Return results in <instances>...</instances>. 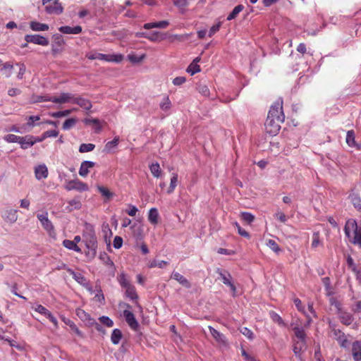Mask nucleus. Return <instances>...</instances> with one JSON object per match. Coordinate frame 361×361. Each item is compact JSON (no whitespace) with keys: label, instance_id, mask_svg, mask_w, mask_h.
Here are the masks:
<instances>
[{"label":"nucleus","instance_id":"1","mask_svg":"<svg viewBox=\"0 0 361 361\" xmlns=\"http://www.w3.org/2000/svg\"><path fill=\"white\" fill-rule=\"evenodd\" d=\"M284 118L283 102L277 101L271 106L264 123L267 133L270 135H277Z\"/></svg>","mask_w":361,"mask_h":361},{"label":"nucleus","instance_id":"2","mask_svg":"<svg viewBox=\"0 0 361 361\" xmlns=\"http://www.w3.org/2000/svg\"><path fill=\"white\" fill-rule=\"evenodd\" d=\"M344 232L350 242L361 248V225L358 226L353 219L347 220Z\"/></svg>","mask_w":361,"mask_h":361},{"label":"nucleus","instance_id":"3","mask_svg":"<svg viewBox=\"0 0 361 361\" xmlns=\"http://www.w3.org/2000/svg\"><path fill=\"white\" fill-rule=\"evenodd\" d=\"M85 56L90 60L99 59L108 62L120 63L123 59L122 54H104L101 53L90 51L87 53Z\"/></svg>","mask_w":361,"mask_h":361},{"label":"nucleus","instance_id":"4","mask_svg":"<svg viewBox=\"0 0 361 361\" xmlns=\"http://www.w3.org/2000/svg\"><path fill=\"white\" fill-rule=\"evenodd\" d=\"M82 238L89 252H91L92 255L94 256L97 253V240L94 231L90 229L89 231L83 233Z\"/></svg>","mask_w":361,"mask_h":361},{"label":"nucleus","instance_id":"5","mask_svg":"<svg viewBox=\"0 0 361 361\" xmlns=\"http://www.w3.org/2000/svg\"><path fill=\"white\" fill-rule=\"evenodd\" d=\"M42 4L44 6L45 11L49 14H61L63 8L59 0H42Z\"/></svg>","mask_w":361,"mask_h":361},{"label":"nucleus","instance_id":"6","mask_svg":"<svg viewBox=\"0 0 361 361\" xmlns=\"http://www.w3.org/2000/svg\"><path fill=\"white\" fill-rule=\"evenodd\" d=\"M64 188L68 191L76 190L78 192H84L89 190L87 184L82 182L79 179L67 180Z\"/></svg>","mask_w":361,"mask_h":361},{"label":"nucleus","instance_id":"7","mask_svg":"<svg viewBox=\"0 0 361 361\" xmlns=\"http://www.w3.org/2000/svg\"><path fill=\"white\" fill-rule=\"evenodd\" d=\"M216 272L219 275V279L222 281V282L228 286L232 293L233 295L235 296L236 293V287L231 282L232 276L230 274V273L226 270H222L221 269H217Z\"/></svg>","mask_w":361,"mask_h":361},{"label":"nucleus","instance_id":"8","mask_svg":"<svg viewBox=\"0 0 361 361\" xmlns=\"http://www.w3.org/2000/svg\"><path fill=\"white\" fill-rule=\"evenodd\" d=\"M123 314L126 322L130 327V329L134 331H137L140 327V324L135 319L134 314L128 310H125L123 312Z\"/></svg>","mask_w":361,"mask_h":361},{"label":"nucleus","instance_id":"9","mask_svg":"<svg viewBox=\"0 0 361 361\" xmlns=\"http://www.w3.org/2000/svg\"><path fill=\"white\" fill-rule=\"evenodd\" d=\"M73 94L69 92L61 93L58 97H51L49 99H45L44 101H50L56 104H64L67 102L73 103Z\"/></svg>","mask_w":361,"mask_h":361},{"label":"nucleus","instance_id":"10","mask_svg":"<svg viewBox=\"0 0 361 361\" xmlns=\"http://www.w3.org/2000/svg\"><path fill=\"white\" fill-rule=\"evenodd\" d=\"M25 40L27 42L33 43L42 46H47L49 43V40L39 35H26Z\"/></svg>","mask_w":361,"mask_h":361},{"label":"nucleus","instance_id":"11","mask_svg":"<svg viewBox=\"0 0 361 361\" xmlns=\"http://www.w3.org/2000/svg\"><path fill=\"white\" fill-rule=\"evenodd\" d=\"M1 217L6 222L13 224L18 219V211L13 209H6L3 212Z\"/></svg>","mask_w":361,"mask_h":361},{"label":"nucleus","instance_id":"12","mask_svg":"<svg viewBox=\"0 0 361 361\" xmlns=\"http://www.w3.org/2000/svg\"><path fill=\"white\" fill-rule=\"evenodd\" d=\"M38 220L42 224L43 228L47 231L48 232H51L54 231V226L51 221L48 219V213L44 212L42 214H39L37 216Z\"/></svg>","mask_w":361,"mask_h":361},{"label":"nucleus","instance_id":"13","mask_svg":"<svg viewBox=\"0 0 361 361\" xmlns=\"http://www.w3.org/2000/svg\"><path fill=\"white\" fill-rule=\"evenodd\" d=\"M332 331L334 332V336L340 344L341 347L344 348H347L348 345V340L347 339L345 334L340 329H336L335 328L332 329Z\"/></svg>","mask_w":361,"mask_h":361},{"label":"nucleus","instance_id":"14","mask_svg":"<svg viewBox=\"0 0 361 361\" xmlns=\"http://www.w3.org/2000/svg\"><path fill=\"white\" fill-rule=\"evenodd\" d=\"M82 207L80 197L77 196L73 199L67 201V206H66L64 211L66 212H71L75 209H80Z\"/></svg>","mask_w":361,"mask_h":361},{"label":"nucleus","instance_id":"15","mask_svg":"<svg viewBox=\"0 0 361 361\" xmlns=\"http://www.w3.org/2000/svg\"><path fill=\"white\" fill-rule=\"evenodd\" d=\"M21 138L22 140H20L18 143L23 149H27L38 142V140H37V138L30 135L21 137Z\"/></svg>","mask_w":361,"mask_h":361},{"label":"nucleus","instance_id":"16","mask_svg":"<svg viewBox=\"0 0 361 361\" xmlns=\"http://www.w3.org/2000/svg\"><path fill=\"white\" fill-rule=\"evenodd\" d=\"M73 103L79 105L81 108L85 110H89L92 108L91 102L82 97H75L73 95Z\"/></svg>","mask_w":361,"mask_h":361},{"label":"nucleus","instance_id":"17","mask_svg":"<svg viewBox=\"0 0 361 361\" xmlns=\"http://www.w3.org/2000/svg\"><path fill=\"white\" fill-rule=\"evenodd\" d=\"M35 174L37 180L44 179L48 176V169L45 164H39L35 168Z\"/></svg>","mask_w":361,"mask_h":361},{"label":"nucleus","instance_id":"18","mask_svg":"<svg viewBox=\"0 0 361 361\" xmlns=\"http://www.w3.org/2000/svg\"><path fill=\"white\" fill-rule=\"evenodd\" d=\"M59 30L63 34L67 35H77L80 34L82 32V27L80 25H77L75 27H70L68 25L61 26L59 28Z\"/></svg>","mask_w":361,"mask_h":361},{"label":"nucleus","instance_id":"19","mask_svg":"<svg viewBox=\"0 0 361 361\" xmlns=\"http://www.w3.org/2000/svg\"><path fill=\"white\" fill-rule=\"evenodd\" d=\"M352 355L354 361H361V342L356 341L352 345Z\"/></svg>","mask_w":361,"mask_h":361},{"label":"nucleus","instance_id":"20","mask_svg":"<svg viewBox=\"0 0 361 361\" xmlns=\"http://www.w3.org/2000/svg\"><path fill=\"white\" fill-rule=\"evenodd\" d=\"M209 329L212 337L216 340V341L223 345L226 344L227 341L225 336L223 334L220 333L219 331L211 326H209Z\"/></svg>","mask_w":361,"mask_h":361},{"label":"nucleus","instance_id":"21","mask_svg":"<svg viewBox=\"0 0 361 361\" xmlns=\"http://www.w3.org/2000/svg\"><path fill=\"white\" fill-rule=\"evenodd\" d=\"M171 278L178 281L180 284L187 288H190L191 287L190 281L178 272L173 271L171 274Z\"/></svg>","mask_w":361,"mask_h":361},{"label":"nucleus","instance_id":"22","mask_svg":"<svg viewBox=\"0 0 361 361\" xmlns=\"http://www.w3.org/2000/svg\"><path fill=\"white\" fill-rule=\"evenodd\" d=\"M94 165L95 163L90 161H84L82 162L79 169L80 176L85 177L89 173V169L92 168Z\"/></svg>","mask_w":361,"mask_h":361},{"label":"nucleus","instance_id":"23","mask_svg":"<svg viewBox=\"0 0 361 361\" xmlns=\"http://www.w3.org/2000/svg\"><path fill=\"white\" fill-rule=\"evenodd\" d=\"M169 22L168 20H161L159 22L147 23L144 24L143 27L146 30L152 28H166L169 26Z\"/></svg>","mask_w":361,"mask_h":361},{"label":"nucleus","instance_id":"24","mask_svg":"<svg viewBox=\"0 0 361 361\" xmlns=\"http://www.w3.org/2000/svg\"><path fill=\"white\" fill-rule=\"evenodd\" d=\"M338 317L341 322L346 326L350 325L354 320L353 314L345 311L341 312L338 314Z\"/></svg>","mask_w":361,"mask_h":361},{"label":"nucleus","instance_id":"25","mask_svg":"<svg viewBox=\"0 0 361 361\" xmlns=\"http://www.w3.org/2000/svg\"><path fill=\"white\" fill-rule=\"evenodd\" d=\"M83 122L86 125L92 126L96 133H99L102 130L100 121L98 118H85Z\"/></svg>","mask_w":361,"mask_h":361},{"label":"nucleus","instance_id":"26","mask_svg":"<svg viewBox=\"0 0 361 361\" xmlns=\"http://www.w3.org/2000/svg\"><path fill=\"white\" fill-rule=\"evenodd\" d=\"M13 66L11 62H6L2 64V67L0 69V73L5 78L11 77Z\"/></svg>","mask_w":361,"mask_h":361},{"label":"nucleus","instance_id":"27","mask_svg":"<svg viewBox=\"0 0 361 361\" xmlns=\"http://www.w3.org/2000/svg\"><path fill=\"white\" fill-rule=\"evenodd\" d=\"M82 313L85 314V316L88 319V324L91 326H94L97 331L101 332L102 334H105V330L102 327V326L97 322L94 319H92L90 315L86 313L85 311H82Z\"/></svg>","mask_w":361,"mask_h":361},{"label":"nucleus","instance_id":"28","mask_svg":"<svg viewBox=\"0 0 361 361\" xmlns=\"http://www.w3.org/2000/svg\"><path fill=\"white\" fill-rule=\"evenodd\" d=\"M30 27L33 31H47L49 30V25L47 24L37 21H31Z\"/></svg>","mask_w":361,"mask_h":361},{"label":"nucleus","instance_id":"29","mask_svg":"<svg viewBox=\"0 0 361 361\" xmlns=\"http://www.w3.org/2000/svg\"><path fill=\"white\" fill-rule=\"evenodd\" d=\"M63 322L68 325L71 330L77 334L80 337H82V333L79 330V329L77 327V326L75 324V323L71 320L70 319H67L66 317L62 318Z\"/></svg>","mask_w":361,"mask_h":361},{"label":"nucleus","instance_id":"30","mask_svg":"<svg viewBox=\"0 0 361 361\" xmlns=\"http://www.w3.org/2000/svg\"><path fill=\"white\" fill-rule=\"evenodd\" d=\"M123 337L122 332L118 329H114L111 335V341L114 345H118Z\"/></svg>","mask_w":361,"mask_h":361},{"label":"nucleus","instance_id":"31","mask_svg":"<svg viewBox=\"0 0 361 361\" xmlns=\"http://www.w3.org/2000/svg\"><path fill=\"white\" fill-rule=\"evenodd\" d=\"M67 271L72 276V277L80 284L84 285L86 282L85 277L80 273H77L71 269H67Z\"/></svg>","mask_w":361,"mask_h":361},{"label":"nucleus","instance_id":"32","mask_svg":"<svg viewBox=\"0 0 361 361\" xmlns=\"http://www.w3.org/2000/svg\"><path fill=\"white\" fill-rule=\"evenodd\" d=\"M345 141L349 147H355L357 145V143L355 141V134L353 130L347 132Z\"/></svg>","mask_w":361,"mask_h":361},{"label":"nucleus","instance_id":"33","mask_svg":"<svg viewBox=\"0 0 361 361\" xmlns=\"http://www.w3.org/2000/svg\"><path fill=\"white\" fill-rule=\"evenodd\" d=\"M159 213L156 208H151L148 214V220L152 224H157L158 223Z\"/></svg>","mask_w":361,"mask_h":361},{"label":"nucleus","instance_id":"34","mask_svg":"<svg viewBox=\"0 0 361 361\" xmlns=\"http://www.w3.org/2000/svg\"><path fill=\"white\" fill-rule=\"evenodd\" d=\"M126 289V296L132 300H137L138 295L136 293L135 288L134 286H128Z\"/></svg>","mask_w":361,"mask_h":361},{"label":"nucleus","instance_id":"35","mask_svg":"<svg viewBox=\"0 0 361 361\" xmlns=\"http://www.w3.org/2000/svg\"><path fill=\"white\" fill-rule=\"evenodd\" d=\"M63 245L71 250H74L77 252H81V249L75 244V242L70 240H64L63 241Z\"/></svg>","mask_w":361,"mask_h":361},{"label":"nucleus","instance_id":"36","mask_svg":"<svg viewBox=\"0 0 361 361\" xmlns=\"http://www.w3.org/2000/svg\"><path fill=\"white\" fill-rule=\"evenodd\" d=\"M117 279L121 286L123 288L132 286L130 281L127 279L126 274L123 272L118 276Z\"/></svg>","mask_w":361,"mask_h":361},{"label":"nucleus","instance_id":"37","mask_svg":"<svg viewBox=\"0 0 361 361\" xmlns=\"http://www.w3.org/2000/svg\"><path fill=\"white\" fill-rule=\"evenodd\" d=\"M244 9V6L242 4H239L236 6L233 11L230 13V14L227 16V20H231L235 19L238 15Z\"/></svg>","mask_w":361,"mask_h":361},{"label":"nucleus","instance_id":"38","mask_svg":"<svg viewBox=\"0 0 361 361\" xmlns=\"http://www.w3.org/2000/svg\"><path fill=\"white\" fill-rule=\"evenodd\" d=\"M58 135L59 131L56 130H47L42 133L41 137H37V140H38V142H42L47 137H56Z\"/></svg>","mask_w":361,"mask_h":361},{"label":"nucleus","instance_id":"39","mask_svg":"<svg viewBox=\"0 0 361 361\" xmlns=\"http://www.w3.org/2000/svg\"><path fill=\"white\" fill-rule=\"evenodd\" d=\"M295 336L302 343H305L306 334L302 327L296 326L293 329Z\"/></svg>","mask_w":361,"mask_h":361},{"label":"nucleus","instance_id":"40","mask_svg":"<svg viewBox=\"0 0 361 361\" xmlns=\"http://www.w3.org/2000/svg\"><path fill=\"white\" fill-rule=\"evenodd\" d=\"M97 190L101 193V195L103 197H106L107 200H110L114 196L113 192H110L107 188L104 187L102 185H98Z\"/></svg>","mask_w":361,"mask_h":361},{"label":"nucleus","instance_id":"41","mask_svg":"<svg viewBox=\"0 0 361 361\" xmlns=\"http://www.w3.org/2000/svg\"><path fill=\"white\" fill-rule=\"evenodd\" d=\"M78 122V119L75 118H70L66 119L63 123V129L68 130L73 128Z\"/></svg>","mask_w":361,"mask_h":361},{"label":"nucleus","instance_id":"42","mask_svg":"<svg viewBox=\"0 0 361 361\" xmlns=\"http://www.w3.org/2000/svg\"><path fill=\"white\" fill-rule=\"evenodd\" d=\"M269 316L273 322L277 323L280 326H285L283 319L276 312L271 311L269 312Z\"/></svg>","mask_w":361,"mask_h":361},{"label":"nucleus","instance_id":"43","mask_svg":"<svg viewBox=\"0 0 361 361\" xmlns=\"http://www.w3.org/2000/svg\"><path fill=\"white\" fill-rule=\"evenodd\" d=\"M99 259L107 266L111 267V268H114V264L113 261L110 259L108 254L106 252H102L99 255Z\"/></svg>","mask_w":361,"mask_h":361},{"label":"nucleus","instance_id":"44","mask_svg":"<svg viewBox=\"0 0 361 361\" xmlns=\"http://www.w3.org/2000/svg\"><path fill=\"white\" fill-rule=\"evenodd\" d=\"M146 57V55L145 54L137 56L135 54H130L128 55V60L132 63H140L143 59H145Z\"/></svg>","mask_w":361,"mask_h":361},{"label":"nucleus","instance_id":"45","mask_svg":"<svg viewBox=\"0 0 361 361\" xmlns=\"http://www.w3.org/2000/svg\"><path fill=\"white\" fill-rule=\"evenodd\" d=\"M151 173L155 178H159L161 174V169L158 163L152 164L149 166Z\"/></svg>","mask_w":361,"mask_h":361},{"label":"nucleus","instance_id":"46","mask_svg":"<svg viewBox=\"0 0 361 361\" xmlns=\"http://www.w3.org/2000/svg\"><path fill=\"white\" fill-rule=\"evenodd\" d=\"M197 90L198 92L200 93L202 95H203L204 97L209 96L210 92H209V90L207 85L202 84V83H199L197 85Z\"/></svg>","mask_w":361,"mask_h":361},{"label":"nucleus","instance_id":"47","mask_svg":"<svg viewBox=\"0 0 361 361\" xmlns=\"http://www.w3.org/2000/svg\"><path fill=\"white\" fill-rule=\"evenodd\" d=\"M267 245L271 250H273L276 254H279L281 251L277 243L274 240L269 239L267 241Z\"/></svg>","mask_w":361,"mask_h":361},{"label":"nucleus","instance_id":"48","mask_svg":"<svg viewBox=\"0 0 361 361\" xmlns=\"http://www.w3.org/2000/svg\"><path fill=\"white\" fill-rule=\"evenodd\" d=\"M177 183H178V175L176 173H174L173 176H172V178H171L170 185L167 190V192L169 194H171L173 192L175 188L177 185Z\"/></svg>","mask_w":361,"mask_h":361},{"label":"nucleus","instance_id":"49","mask_svg":"<svg viewBox=\"0 0 361 361\" xmlns=\"http://www.w3.org/2000/svg\"><path fill=\"white\" fill-rule=\"evenodd\" d=\"M200 71L201 69L200 66L198 64H195V63H191L187 68V72L190 73L191 75L200 72Z\"/></svg>","mask_w":361,"mask_h":361},{"label":"nucleus","instance_id":"50","mask_svg":"<svg viewBox=\"0 0 361 361\" xmlns=\"http://www.w3.org/2000/svg\"><path fill=\"white\" fill-rule=\"evenodd\" d=\"M240 216L245 222H246L249 224H251L255 219L254 215L250 212H241Z\"/></svg>","mask_w":361,"mask_h":361},{"label":"nucleus","instance_id":"51","mask_svg":"<svg viewBox=\"0 0 361 361\" xmlns=\"http://www.w3.org/2000/svg\"><path fill=\"white\" fill-rule=\"evenodd\" d=\"M168 264H169V262H166V261H164V260L157 261L156 259H154V260H152V262H149V267L153 268V267H158L159 268H164Z\"/></svg>","mask_w":361,"mask_h":361},{"label":"nucleus","instance_id":"52","mask_svg":"<svg viewBox=\"0 0 361 361\" xmlns=\"http://www.w3.org/2000/svg\"><path fill=\"white\" fill-rule=\"evenodd\" d=\"M95 147V145L92 143L85 144L83 143L80 145L79 151L80 152H88L92 151Z\"/></svg>","mask_w":361,"mask_h":361},{"label":"nucleus","instance_id":"53","mask_svg":"<svg viewBox=\"0 0 361 361\" xmlns=\"http://www.w3.org/2000/svg\"><path fill=\"white\" fill-rule=\"evenodd\" d=\"M240 332L246 336L249 340L252 341L254 338L253 332L247 327H242L240 329Z\"/></svg>","mask_w":361,"mask_h":361},{"label":"nucleus","instance_id":"54","mask_svg":"<svg viewBox=\"0 0 361 361\" xmlns=\"http://www.w3.org/2000/svg\"><path fill=\"white\" fill-rule=\"evenodd\" d=\"M171 103L169 97H164L160 103V108L164 111H167L171 108Z\"/></svg>","mask_w":361,"mask_h":361},{"label":"nucleus","instance_id":"55","mask_svg":"<svg viewBox=\"0 0 361 361\" xmlns=\"http://www.w3.org/2000/svg\"><path fill=\"white\" fill-rule=\"evenodd\" d=\"M99 320L102 324L107 327H111L114 325L113 320L107 316H102L99 318Z\"/></svg>","mask_w":361,"mask_h":361},{"label":"nucleus","instance_id":"56","mask_svg":"<svg viewBox=\"0 0 361 361\" xmlns=\"http://www.w3.org/2000/svg\"><path fill=\"white\" fill-rule=\"evenodd\" d=\"M119 142V137L116 136L113 140L108 142L105 145V149L107 151L111 150L114 147L117 146Z\"/></svg>","mask_w":361,"mask_h":361},{"label":"nucleus","instance_id":"57","mask_svg":"<svg viewBox=\"0 0 361 361\" xmlns=\"http://www.w3.org/2000/svg\"><path fill=\"white\" fill-rule=\"evenodd\" d=\"M72 112V110L68 109L65 111H59L56 112L51 113L50 115L54 118H61L63 116H68Z\"/></svg>","mask_w":361,"mask_h":361},{"label":"nucleus","instance_id":"58","mask_svg":"<svg viewBox=\"0 0 361 361\" xmlns=\"http://www.w3.org/2000/svg\"><path fill=\"white\" fill-rule=\"evenodd\" d=\"M5 140L8 142H19L22 140L20 136H18L13 134H8L5 137Z\"/></svg>","mask_w":361,"mask_h":361},{"label":"nucleus","instance_id":"59","mask_svg":"<svg viewBox=\"0 0 361 361\" xmlns=\"http://www.w3.org/2000/svg\"><path fill=\"white\" fill-rule=\"evenodd\" d=\"M97 294L95 295L94 298L95 299L97 300V301H98L100 304H104V295L102 293V290L100 288V286H99L97 288Z\"/></svg>","mask_w":361,"mask_h":361},{"label":"nucleus","instance_id":"60","mask_svg":"<svg viewBox=\"0 0 361 361\" xmlns=\"http://www.w3.org/2000/svg\"><path fill=\"white\" fill-rule=\"evenodd\" d=\"M235 226H236L237 228V230H238V233L239 235H240L241 236H243L245 238H249L250 237V234L248 232H247L245 230H244L243 228H241V226L239 225L238 223L235 222Z\"/></svg>","mask_w":361,"mask_h":361},{"label":"nucleus","instance_id":"61","mask_svg":"<svg viewBox=\"0 0 361 361\" xmlns=\"http://www.w3.org/2000/svg\"><path fill=\"white\" fill-rule=\"evenodd\" d=\"M113 245L116 249L121 248L123 245V238L120 236H116L114 239Z\"/></svg>","mask_w":361,"mask_h":361},{"label":"nucleus","instance_id":"62","mask_svg":"<svg viewBox=\"0 0 361 361\" xmlns=\"http://www.w3.org/2000/svg\"><path fill=\"white\" fill-rule=\"evenodd\" d=\"M34 309L36 312H39V314L44 316L49 312V310L42 305H37L36 307H34Z\"/></svg>","mask_w":361,"mask_h":361},{"label":"nucleus","instance_id":"63","mask_svg":"<svg viewBox=\"0 0 361 361\" xmlns=\"http://www.w3.org/2000/svg\"><path fill=\"white\" fill-rule=\"evenodd\" d=\"M221 27L220 23L214 25L209 30L208 35L209 37H212L216 32L219 30V28Z\"/></svg>","mask_w":361,"mask_h":361},{"label":"nucleus","instance_id":"64","mask_svg":"<svg viewBox=\"0 0 361 361\" xmlns=\"http://www.w3.org/2000/svg\"><path fill=\"white\" fill-rule=\"evenodd\" d=\"M173 4L178 8H184L188 5L187 0H172Z\"/></svg>","mask_w":361,"mask_h":361}]
</instances>
